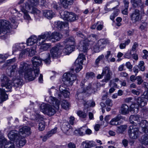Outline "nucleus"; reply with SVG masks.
I'll return each instance as SVG.
<instances>
[{"instance_id": "obj_1", "label": "nucleus", "mask_w": 148, "mask_h": 148, "mask_svg": "<svg viewBox=\"0 0 148 148\" xmlns=\"http://www.w3.org/2000/svg\"><path fill=\"white\" fill-rule=\"evenodd\" d=\"M33 65V69L29 67L30 66L24 62H21L19 70L18 71L19 75L23 76L24 73V77L26 80L32 81L38 76L39 72L38 67L41 63L42 61L40 58L33 57L32 59Z\"/></svg>"}, {"instance_id": "obj_2", "label": "nucleus", "mask_w": 148, "mask_h": 148, "mask_svg": "<svg viewBox=\"0 0 148 148\" xmlns=\"http://www.w3.org/2000/svg\"><path fill=\"white\" fill-rule=\"evenodd\" d=\"M39 0H29L23 5L20 6L21 11L24 14V18L25 19L29 20L31 18L27 12L32 14L38 15L41 13V11L38 9L34 7L39 4Z\"/></svg>"}, {"instance_id": "obj_3", "label": "nucleus", "mask_w": 148, "mask_h": 148, "mask_svg": "<svg viewBox=\"0 0 148 148\" xmlns=\"http://www.w3.org/2000/svg\"><path fill=\"white\" fill-rule=\"evenodd\" d=\"M48 102L51 104L55 109L49 104H43L40 107V110L49 116H52L56 113V110H58L59 109L60 101L55 97L51 96Z\"/></svg>"}, {"instance_id": "obj_4", "label": "nucleus", "mask_w": 148, "mask_h": 148, "mask_svg": "<svg viewBox=\"0 0 148 148\" xmlns=\"http://www.w3.org/2000/svg\"><path fill=\"white\" fill-rule=\"evenodd\" d=\"M1 84L2 87H5V88H0V102H2L6 100L8 97V95L5 93L6 92H11L12 84V81L6 75H2L0 78Z\"/></svg>"}, {"instance_id": "obj_5", "label": "nucleus", "mask_w": 148, "mask_h": 148, "mask_svg": "<svg viewBox=\"0 0 148 148\" xmlns=\"http://www.w3.org/2000/svg\"><path fill=\"white\" fill-rule=\"evenodd\" d=\"M10 20L12 23V28H16L18 26V23L16 20L12 18ZM11 27L10 25V23L6 20H0V34H3L2 36H4L10 32V29Z\"/></svg>"}, {"instance_id": "obj_6", "label": "nucleus", "mask_w": 148, "mask_h": 148, "mask_svg": "<svg viewBox=\"0 0 148 148\" xmlns=\"http://www.w3.org/2000/svg\"><path fill=\"white\" fill-rule=\"evenodd\" d=\"M62 35L60 33L57 32H55L51 34L50 32H46L41 34V36L39 37V40L42 38L45 39L46 40H50L54 39L56 41L59 40L62 37Z\"/></svg>"}, {"instance_id": "obj_7", "label": "nucleus", "mask_w": 148, "mask_h": 148, "mask_svg": "<svg viewBox=\"0 0 148 148\" xmlns=\"http://www.w3.org/2000/svg\"><path fill=\"white\" fill-rule=\"evenodd\" d=\"M76 79V75L72 74L70 72L65 73L64 75L62 81L65 84L69 86L72 85Z\"/></svg>"}, {"instance_id": "obj_8", "label": "nucleus", "mask_w": 148, "mask_h": 148, "mask_svg": "<svg viewBox=\"0 0 148 148\" xmlns=\"http://www.w3.org/2000/svg\"><path fill=\"white\" fill-rule=\"evenodd\" d=\"M16 148L14 143L10 142H8L7 140L2 135L0 132V148Z\"/></svg>"}, {"instance_id": "obj_9", "label": "nucleus", "mask_w": 148, "mask_h": 148, "mask_svg": "<svg viewBox=\"0 0 148 148\" xmlns=\"http://www.w3.org/2000/svg\"><path fill=\"white\" fill-rule=\"evenodd\" d=\"M63 46L60 44L53 47L50 50V53L51 57L53 58L58 57L62 53Z\"/></svg>"}, {"instance_id": "obj_10", "label": "nucleus", "mask_w": 148, "mask_h": 148, "mask_svg": "<svg viewBox=\"0 0 148 148\" xmlns=\"http://www.w3.org/2000/svg\"><path fill=\"white\" fill-rule=\"evenodd\" d=\"M129 128L128 132L130 138L132 139L137 138L138 136L139 133L138 127L131 125L129 126Z\"/></svg>"}, {"instance_id": "obj_11", "label": "nucleus", "mask_w": 148, "mask_h": 148, "mask_svg": "<svg viewBox=\"0 0 148 148\" xmlns=\"http://www.w3.org/2000/svg\"><path fill=\"white\" fill-rule=\"evenodd\" d=\"M131 20L133 23H136L140 20V11L135 9L132 13L130 14Z\"/></svg>"}, {"instance_id": "obj_12", "label": "nucleus", "mask_w": 148, "mask_h": 148, "mask_svg": "<svg viewBox=\"0 0 148 148\" xmlns=\"http://www.w3.org/2000/svg\"><path fill=\"white\" fill-rule=\"evenodd\" d=\"M41 36V35L39 36L38 38L35 36H32L28 38L27 40V46H30L32 45H33L35 44L36 43L38 44L39 41H40L41 40L44 39V38H42L41 37V39L39 40V37Z\"/></svg>"}, {"instance_id": "obj_13", "label": "nucleus", "mask_w": 148, "mask_h": 148, "mask_svg": "<svg viewBox=\"0 0 148 148\" xmlns=\"http://www.w3.org/2000/svg\"><path fill=\"white\" fill-rule=\"evenodd\" d=\"M21 135L18 131L16 130L11 131L8 134V138L11 141H14L18 140L20 138Z\"/></svg>"}, {"instance_id": "obj_14", "label": "nucleus", "mask_w": 148, "mask_h": 148, "mask_svg": "<svg viewBox=\"0 0 148 148\" xmlns=\"http://www.w3.org/2000/svg\"><path fill=\"white\" fill-rule=\"evenodd\" d=\"M52 92H56L54 95L56 97L58 98H60L61 97V94H62L64 97L65 98L68 97L69 95V92L67 91L66 90L63 91V92H59L57 90L55 89H53L52 91L51 90H49V92L50 95H51V93Z\"/></svg>"}, {"instance_id": "obj_15", "label": "nucleus", "mask_w": 148, "mask_h": 148, "mask_svg": "<svg viewBox=\"0 0 148 148\" xmlns=\"http://www.w3.org/2000/svg\"><path fill=\"white\" fill-rule=\"evenodd\" d=\"M21 76L19 75L17 77L15 76V78L12 79V83L13 84V87L16 89L18 88H20L22 85V80Z\"/></svg>"}, {"instance_id": "obj_16", "label": "nucleus", "mask_w": 148, "mask_h": 148, "mask_svg": "<svg viewBox=\"0 0 148 148\" xmlns=\"http://www.w3.org/2000/svg\"><path fill=\"white\" fill-rule=\"evenodd\" d=\"M61 129L63 132L67 135H69L72 132L71 126L68 122H65L62 125Z\"/></svg>"}, {"instance_id": "obj_17", "label": "nucleus", "mask_w": 148, "mask_h": 148, "mask_svg": "<svg viewBox=\"0 0 148 148\" xmlns=\"http://www.w3.org/2000/svg\"><path fill=\"white\" fill-rule=\"evenodd\" d=\"M141 119V118L138 115H132L130 117L129 120L130 123L134 125H133L138 127L139 121Z\"/></svg>"}, {"instance_id": "obj_18", "label": "nucleus", "mask_w": 148, "mask_h": 148, "mask_svg": "<svg viewBox=\"0 0 148 148\" xmlns=\"http://www.w3.org/2000/svg\"><path fill=\"white\" fill-rule=\"evenodd\" d=\"M134 100L138 106L141 108L145 106L147 103L146 99L143 97H136Z\"/></svg>"}, {"instance_id": "obj_19", "label": "nucleus", "mask_w": 148, "mask_h": 148, "mask_svg": "<svg viewBox=\"0 0 148 148\" xmlns=\"http://www.w3.org/2000/svg\"><path fill=\"white\" fill-rule=\"evenodd\" d=\"M30 130V129L29 127L27 126H25L19 129V133L20 134H22L23 137H26L31 134Z\"/></svg>"}, {"instance_id": "obj_20", "label": "nucleus", "mask_w": 148, "mask_h": 148, "mask_svg": "<svg viewBox=\"0 0 148 148\" xmlns=\"http://www.w3.org/2000/svg\"><path fill=\"white\" fill-rule=\"evenodd\" d=\"M138 125V127H140L142 128V130L144 132H146L148 130V122L146 120H142V119L140 120Z\"/></svg>"}, {"instance_id": "obj_21", "label": "nucleus", "mask_w": 148, "mask_h": 148, "mask_svg": "<svg viewBox=\"0 0 148 148\" xmlns=\"http://www.w3.org/2000/svg\"><path fill=\"white\" fill-rule=\"evenodd\" d=\"M74 45L66 44L64 49L62 48V53H63L65 55H69L74 50Z\"/></svg>"}, {"instance_id": "obj_22", "label": "nucleus", "mask_w": 148, "mask_h": 148, "mask_svg": "<svg viewBox=\"0 0 148 148\" xmlns=\"http://www.w3.org/2000/svg\"><path fill=\"white\" fill-rule=\"evenodd\" d=\"M45 40H46L45 39H44L41 40L39 41L38 42L39 45H41L40 49L43 51L47 50L50 46V45L49 44L44 43V42Z\"/></svg>"}, {"instance_id": "obj_23", "label": "nucleus", "mask_w": 148, "mask_h": 148, "mask_svg": "<svg viewBox=\"0 0 148 148\" xmlns=\"http://www.w3.org/2000/svg\"><path fill=\"white\" fill-rule=\"evenodd\" d=\"M122 116L120 115H117L113 118L110 122V124L113 125H117L119 124V121L121 119Z\"/></svg>"}, {"instance_id": "obj_24", "label": "nucleus", "mask_w": 148, "mask_h": 148, "mask_svg": "<svg viewBox=\"0 0 148 148\" xmlns=\"http://www.w3.org/2000/svg\"><path fill=\"white\" fill-rule=\"evenodd\" d=\"M43 15L48 19L52 18L55 15V14L51 10H44L43 11Z\"/></svg>"}, {"instance_id": "obj_25", "label": "nucleus", "mask_w": 148, "mask_h": 148, "mask_svg": "<svg viewBox=\"0 0 148 148\" xmlns=\"http://www.w3.org/2000/svg\"><path fill=\"white\" fill-rule=\"evenodd\" d=\"M130 2L134 8H138L143 5L141 0H131Z\"/></svg>"}, {"instance_id": "obj_26", "label": "nucleus", "mask_w": 148, "mask_h": 148, "mask_svg": "<svg viewBox=\"0 0 148 148\" xmlns=\"http://www.w3.org/2000/svg\"><path fill=\"white\" fill-rule=\"evenodd\" d=\"M109 43V40L106 39H101L99 40L97 42L98 45L101 49H104L107 44Z\"/></svg>"}, {"instance_id": "obj_27", "label": "nucleus", "mask_w": 148, "mask_h": 148, "mask_svg": "<svg viewBox=\"0 0 148 148\" xmlns=\"http://www.w3.org/2000/svg\"><path fill=\"white\" fill-rule=\"evenodd\" d=\"M22 137L21 136L20 138H18V140H17L15 141L16 144L18 147H23L26 143V140L24 138H22Z\"/></svg>"}, {"instance_id": "obj_28", "label": "nucleus", "mask_w": 148, "mask_h": 148, "mask_svg": "<svg viewBox=\"0 0 148 148\" xmlns=\"http://www.w3.org/2000/svg\"><path fill=\"white\" fill-rule=\"evenodd\" d=\"M55 25L59 30L61 29L64 27H66L68 26V23H67L58 21L55 23Z\"/></svg>"}, {"instance_id": "obj_29", "label": "nucleus", "mask_w": 148, "mask_h": 148, "mask_svg": "<svg viewBox=\"0 0 148 148\" xmlns=\"http://www.w3.org/2000/svg\"><path fill=\"white\" fill-rule=\"evenodd\" d=\"M120 110L121 114L123 115L128 114L129 112V107L126 104H123L121 106Z\"/></svg>"}, {"instance_id": "obj_30", "label": "nucleus", "mask_w": 148, "mask_h": 148, "mask_svg": "<svg viewBox=\"0 0 148 148\" xmlns=\"http://www.w3.org/2000/svg\"><path fill=\"white\" fill-rule=\"evenodd\" d=\"M85 55L82 53L79 54L77 58L75 61V63L76 64H78L79 63L81 64H83V61L85 60Z\"/></svg>"}, {"instance_id": "obj_31", "label": "nucleus", "mask_w": 148, "mask_h": 148, "mask_svg": "<svg viewBox=\"0 0 148 148\" xmlns=\"http://www.w3.org/2000/svg\"><path fill=\"white\" fill-rule=\"evenodd\" d=\"M60 2L65 8H66L69 5L71 4L73 2V0H60Z\"/></svg>"}, {"instance_id": "obj_32", "label": "nucleus", "mask_w": 148, "mask_h": 148, "mask_svg": "<svg viewBox=\"0 0 148 148\" xmlns=\"http://www.w3.org/2000/svg\"><path fill=\"white\" fill-rule=\"evenodd\" d=\"M93 142L92 141L86 140L82 143V145L84 148H91L93 146Z\"/></svg>"}, {"instance_id": "obj_33", "label": "nucleus", "mask_w": 148, "mask_h": 148, "mask_svg": "<svg viewBox=\"0 0 148 148\" xmlns=\"http://www.w3.org/2000/svg\"><path fill=\"white\" fill-rule=\"evenodd\" d=\"M43 57L42 60L44 61L45 64H50V56L49 53L44 54L42 55Z\"/></svg>"}, {"instance_id": "obj_34", "label": "nucleus", "mask_w": 148, "mask_h": 148, "mask_svg": "<svg viewBox=\"0 0 148 148\" xmlns=\"http://www.w3.org/2000/svg\"><path fill=\"white\" fill-rule=\"evenodd\" d=\"M75 40L74 38L72 37H71L64 41V44H66L68 45H74L75 44Z\"/></svg>"}, {"instance_id": "obj_35", "label": "nucleus", "mask_w": 148, "mask_h": 148, "mask_svg": "<svg viewBox=\"0 0 148 148\" xmlns=\"http://www.w3.org/2000/svg\"><path fill=\"white\" fill-rule=\"evenodd\" d=\"M70 13L67 11H62L60 12V14L61 18L64 20H67Z\"/></svg>"}, {"instance_id": "obj_36", "label": "nucleus", "mask_w": 148, "mask_h": 148, "mask_svg": "<svg viewBox=\"0 0 148 148\" xmlns=\"http://www.w3.org/2000/svg\"><path fill=\"white\" fill-rule=\"evenodd\" d=\"M25 48V46L23 43L17 44L13 47V51H16L17 50H21L24 49Z\"/></svg>"}, {"instance_id": "obj_37", "label": "nucleus", "mask_w": 148, "mask_h": 148, "mask_svg": "<svg viewBox=\"0 0 148 148\" xmlns=\"http://www.w3.org/2000/svg\"><path fill=\"white\" fill-rule=\"evenodd\" d=\"M117 127V132L118 133H122L126 129L127 127V126L124 125L118 126Z\"/></svg>"}, {"instance_id": "obj_38", "label": "nucleus", "mask_w": 148, "mask_h": 148, "mask_svg": "<svg viewBox=\"0 0 148 148\" xmlns=\"http://www.w3.org/2000/svg\"><path fill=\"white\" fill-rule=\"evenodd\" d=\"M93 90L91 84H89L86 87V89H84L82 91L77 92V94L76 95L75 97L76 99H79L78 97V95L79 94L82 93L83 92H86L87 90Z\"/></svg>"}, {"instance_id": "obj_39", "label": "nucleus", "mask_w": 148, "mask_h": 148, "mask_svg": "<svg viewBox=\"0 0 148 148\" xmlns=\"http://www.w3.org/2000/svg\"><path fill=\"white\" fill-rule=\"evenodd\" d=\"M130 42V40L129 39H128L125 40L124 42L120 44L119 47L121 49H123L125 48L127 45H128Z\"/></svg>"}, {"instance_id": "obj_40", "label": "nucleus", "mask_w": 148, "mask_h": 148, "mask_svg": "<svg viewBox=\"0 0 148 148\" xmlns=\"http://www.w3.org/2000/svg\"><path fill=\"white\" fill-rule=\"evenodd\" d=\"M17 68V66L16 64H14L10 67L8 70L10 71V75L11 76L14 75V74L15 71L17 72L16 69Z\"/></svg>"}, {"instance_id": "obj_41", "label": "nucleus", "mask_w": 148, "mask_h": 148, "mask_svg": "<svg viewBox=\"0 0 148 148\" xmlns=\"http://www.w3.org/2000/svg\"><path fill=\"white\" fill-rule=\"evenodd\" d=\"M69 18L67 21H73L76 20L78 17L76 14L72 13H70L69 16Z\"/></svg>"}, {"instance_id": "obj_42", "label": "nucleus", "mask_w": 148, "mask_h": 148, "mask_svg": "<svg viewBox=\"0 0 148 148\" xmlns=\"http://www.w3.org/2000/svg\"><path fill=\"white\" fill-rule=\"evenodd\" d=\"M104 56L103 54L99 56L95 60V67H98L99 66V63L100 61L102 60L104 58Z\"/></svg>"}, {"instance_id": "obj_43", "label": "nucleus", "mask_w": 148, "mask_h": 148, "mask_svg": "<svg viewBox=\"0 0 148 148\" xmlns=\"http://www.w3.org/2000/svg\"><path fill=\"white\" fill-rule=\"evenodd\" d=\"M32 119L38 120L41 118V116L40 115L38 111H35L34 112V114H32L31 116Z\"/></svg>"}, {"instance_id": "obj_44", "label": "nucleus", "mask_w": 148, "mask_h": 148, "mask_svg": "<svg viewBox=\"0 0 148 148\" xmlns=\"http://www.w3.org/2000/svg\"><path fill=\"white\" fill-rule=\"evenodd\" d=\"M111 71L110 70L109 68L106 66L104 68L102 71V74L104 76L108 74L109 73H111Z\"/></svg>"}, {"instance_id": "obj_45", "label": "nucleus", "mask_w": 148, "mask_h": 148, "mask_svg": "<svg viewBox=\"0 0 148 148\" xmlns=\"http://www.w3.org/2000/svg\"><path fill=\"white\" fill-rule=\"evenodd\" d=\"M36 47V44L34 45V46L32 48V49H30L29 48L28 49V52L29 53V55L30 56H32L35 54L36 51L35 50Z\"/></svg>"}, {"instance_id": "obj_46", "label": "nucleus", "mask_w": 148, "mask_h": 148, "mask_svg": "<svg viewBox=\"0 0 148 148\" xmlns=\"http://www.w3.org/2000/svg\"><path fill=\"white\" fill-rule=\"evenodd\" d=\"M57 130V128L55 127L53 129L49 131L46 134L48 137L49 138L51 137L53 134H55Z\"/></svg>"}, {"instance_id": "obj_47", "label": "nucleus", "mask_w": 148, "mask_h": 148, "mask_svg": "<svg viewBox=\"0 0 148 148\" xmlns=\"http://www.w3.org/2000/svg\"><path fill=\"white\" fill-rule=\"evenodd\" d=\"M145 133V134L143 136L142 139L143 141L144 142L145 144L146 145H148V130Z\"/></svg>"}, {"instance_id": "obj_48", "label": "nucleus", "mask_w": 148, "mask_h": 148, "mask_svg": "<svg viewBox=\"0 0 148 148\" xmlns=\"http://www.w3.org/2000/svg\"><path fill=\"white\" fill-rule=\"evenodd\" d=\"M144 65V62L143 61H141L139 62L138 67L141 71H143L145 69V67Z\"/></svg>"}, {"instance_id": "obj_49", "label": "nucleus", "mask_w": 148, "mask_h": 148, "mask_svg": "<svg viewBox=\"0 0 148 148\" xmlns=\"http://www.w3.org/2000/svg\"><path fill=\"white\" fill-rule=\"evenodd\" d=\"M119 10L118 9H116L113 12V13L110 16V19L113 20L115 17L118 14Z\"/></svg>"}, {"instance_id": "obj_50", "label": "nucleus", "mask_w": 148, "mask_h": 148, "mask_svg": "<svg viewBox=\"0 0 148 148\" xmlns=\"http://www.w3.org/2000/svg\"><path fill=\"white\" fill-rule=\"evenodd\" d=\"M77 115L80 118H85L87 116V114L84 112L81 111H78L77 112Z\"/></svg>"}, {"instance_id": "obj_51", "label": "nucleus", "mask_w": 148, "mask_h": 148, "mask_svg": "<svg viewBox=\"0 0 148 148\" xmlns=\"http://www.w3.org/2000/svg\"><path fill=\"white\" fill-rule=\"evenodd\" d=\"M112 75V73L111 71V73H109L107 75H106L104 76V78L103 79V82H108L111 78V76Z\"/></svg>"}, {"instance_id": "obj_52", "label": "nucleus", "mask_w": 148, "mask_h": 148, "mask_svg": "<svg viewBox=\"0 0 148 148\" xmlns=\"http://www.w3.org/2000/svg\"><path fill=\"white\" fill-rule=\"evenodd\" d=\"M45 122L44 121H42L39 123L38 129L41 131L45 129Z\"/></svg>"}, {"instance_id": "obj_53", "label": "nucleus", "mask_w": 148, "mask_h": 148, "mask_svg": "<svg viewBox=\"0 0 148 148\" xmlns=\"http://www.w3.org/2000/svg\"><path fill=\"white\" fill-rule=\"evenodd\" d=\"M97 36L95 34H91L88 37V39L89 41L95 42L97 40Z\"/></svg>"}, {"instance_id": "obj_54", "label": "nucleus", "mask_w": 148, "mask_h": 148, "mask_svg": "<svg viewBox=\"0 0 148 148\" xmlns=\"http://www.w3.org/2000/svg\"><path fill=\"white\" fill-rule=\"evenodd\" d=\"M62 107L65 110L67 109L69 106V103L66 100H64L61 104Z\"/></svg>"}, {"instance_id": "obj_55", "label": "nucleus", "mask_w": 148, "mask_h": 148, "mask_svg": "<svg viewBox=\"0 0 148 148\" xmlns=\"http://www.w3.org/2000/svg\"><path fill=\"white\" fill-rule=\"evenodd\" d=\"M95 77V74L93 72H87L86 74V78L87 79H89L90 78H92Z\"/></svg>"}, {"instance_id": "obj_56", "label": "nucleus", "mask_w": 148, "mask_h": 148, "mask_svg": "<svg viewBox=\"0 0 148 148\" xmlns=\"http://www.w3.org/2000/svg\"><path fill=\"white\" fill-rule=\"evenodd\" d=\"M88 47V45L87 44L84 43L83 46L80 47V50L84 52H86Z\"/></svg>"}, {"instance_id": "obj_57", "label": "nucleus", "mask_w": 148, "mask_h": 148, "mask_svg": "<svg viewBox=\"0 0 148 148\" xmlns=\"http://www.w3.org/2000/svg\"><path fill=\"white\" fill-rule=\"evenodd\" d=\"M102 49L97 43L93 46V50L95 52H98Z\"/></svg>"}, {"instance_id": "obj_58", "label": "nucleus", "mask_w": 148, "mask_h": 148, "mask_svg": "<svg viewBox=\"0 0 148 148\" xmlns=\"http://www.w3.org/2000/svg\"><path fill=\"white\" fill-rule=\"evenodd\" d=\"M75 64L76 66L75 71L77 73L79 72L82 68V64H81L79 63L78 64H76L75 63Z\"/></svg>"}, {"instance_id": "obj_59", "label": "nucleus", "mask_w": 148, "mask_h": 148, "mask_svg": "<svg viewBox=\"0 0 148 148\" xmlns=\"http://www.w3.org/2000/svg\"><path fill=\"white\" fill-rule=\"evenodd\" d=\"M28 49H25L22 51L19 55V58H24L25 57V53L28 52Z\"/></svg>"}, {"instance_id": "obj_60", "label": "nucleus", "mask_w": 148, "mask_h": 148, "mask_svg": "<svg viewBox=\"0 0 148 148\" xmlns=\"http://www.w3.org/2000/svg\"><path fill=\"white\" fill-rule=\"evenodd\" d=\"M97 26L96 29L98 30H101L103 27V24L99 21L97 22Z\"/></svg>"}, {"instance_id": "obj_61", "label": "nucleus", "mask_w": 148, "mask_h": 148, "mask_svg": "<svg viewBox=\"0 0 148 148\" xmlns=\"http://www.w3.org/2000/svg\"><path fill=\"white\" fill-rule=\"evenodd\" d=\"M147 24L146 23H143L139 27V29L141 31L146 30L147 29Z\"/></svg>"}, {"instance_id": "obj_62", "label": "nucleus", "mask_w": 148, "mask_h": 148, "mask_svg": "<svg viewBox=\"0 0 148 148\" xmlns=\"http://www.w3.org/2000/svg\"><path fill=\"white\" fill-rule=\"evenodd\" d=\"M144 55L142 56L143 58L144 59H146L148 58V51L145 49L143 51Z\"/></svg>"}, {"instance_id": "obj_63", "label": "nucleus", "mask_w": 148, "mask_h": 148, "mask_svg": "<svg viewBox=\"0 0 148 148\" xmlns=\"http://www.w3.org/2000/svg\"><path fill=\"white\" fill-rule=\"evenodd\" d=\"M76 131L78 132L80 136H83L85 134V130H84L82 128H81L78 130H76Z\"/></svg>"}, {"instance_id": "obj_64", "label": "nucleus", "mask_w": 148, "mask_h": 148, "mask_svg": "<svg viewBox=\"0 0 148 148\" xmlns=\"http://www.w3.org/2000/svg\"><path fill=\"white\" fill-rule=\"evenodd\" d=\"M136 79L137 81V84L140 85L143 82V80L142 79L141 77L138 76L136 77Z\"/></svg>"}]
</instances>
